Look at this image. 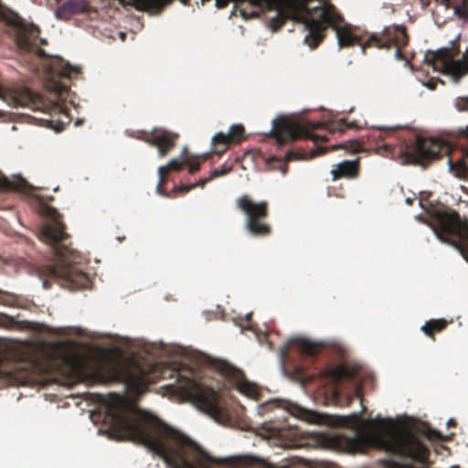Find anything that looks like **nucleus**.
I'll list each match as a JSON object with an SVG mask.
<instances>
[{
  "instance_id": "nucleus-34",
  "label": "nucleus",
  "mask_w": 468,
  "mask_h": 468,
  "mask_svg": "<svg viewBox=\"0 0 468 468\" xmlns=\"http://www.w3.org/2000/svg\"><path fill=\"white\" fill-rule=\"evenodd\" d=\"M454 105L460 112L468 111V97H458Z\"/></svg>"
},
{
  "instance_id": "nucleus-32",
  "label": "nucleus",
  "mask_w": 468,
  "mask_h": 468,
  "mask_svg": "<svg viewBox=\"0 0 468 468\" xmlns=\"http://www.w3.org/2000/svg\"><path fill=\"white\" fill-rule=\"evenodd\" d=\"M457 135L460 139L465 141V145L463 146V153L468 157V126L465 128H460L457 131Z\"/></svg>"
},
{
  "instance_id": "nucleus-23",
  "label": "nucleus",
  "mask_w": 468,
  "mask_h": 468,
  "mask_svg": "<svg viewBox=\"0 0 468 468\" xmlns=\"http://www.w3.org/2000/svg\"><path fill=\"white\" fill-rule=\"evenodd\" d=\"M356 369L345 365L332 367L327 368L325 371L326 378H328L335 385H339V383L345 378L353 379L356 378Z\"/></svg>"
},
{
  "instance_id": "nucleus-3",
  "label": "nucleus",
  "mask_w": 468,
  "mask_h": 468,
  "mask_svg": "<svg viewBox=\"0 0 468 468\" xmlns=\"http://www.w3.org/2000/svg\"><path fill=\"white\" fill-rule=\"evenodd\" d=\"M61 360L71 373L87 384L122 383L126 389L142 394L151 383V370L133 361L92 364L76 353L64 354Z\"/></svg>"
},
{
  "instance_id": "nucleus-2",
  "label": "nucleus",
  "mask_w": 468,
  "mask_h": 468,
  "mask_svg": "<svg viewBox=\"0 0 468 468\" xmlns=\"http://www.w3.org/2000/svg\"><path fill=\"white\" fill-rule=\"evenodd\" d=\"M333 425L347 429V431L338 432L332 436L331 443L336 450L346 452H358L377 444L382 450L399 457L404 463L388 459L383 462L386 468H420V438L410 431H391L375 434L367 431L373 420L364 422L362 419L353 414L334 418ZM267 468H293L292 466H276L268 464Z\"/></svg>"
},
{
  "instance_id": "nucleus-6",
  "label": "nucleus",
  "mask_w": 468,
  "mask_h": 468,
  "mask_svg": "<svg viewBox=\"0 0 468 468\" xmlns=\"http://www.w3.org/2000/svg\"><path fill=\"white\" fill-rule=\"evenodd\" d=\"M2 22L14 27L16 44L28 69L34 72L38 71L41 66L40 61L48 58L46 51L40 48L48 45V41L39 37V27L33 23H27L17 13L3 4Z\"/></svg>"
},
{
  "instance_id": "nucleus-24",
  "label": "nucleus",
  "mask_w": 468,
  "mask_h": 468,
  "mask_svg": "<svg viewBox=\"0 0 468 468\" xmlns=\"http://www.w3.org/2000/svg\"><path fill=\"white\" fill-rule=\"evenodd\" d=\"M185 163L179 162L176 159L170 160L166 165L160 166L158 168L159 173V183L157 186V192L161 195H165V191L163 190V185H165L167 182V173L170 171H180L182 170Z\"/></svg>"
},
{
  "instance_id": "nucleus-19",
  "label": "nucleus",
  "mask_w": 468,
  "mask_h": 468,
  "mask_svg": "<svg viewBox=\"0 0 468 468\" xmlns=\"http://www.w3.org/2000/svg\"><path fill=\"white\" fill-rule=\"evenodd\" d=\"M300 431L295 427H279L271 428L270 435L276 437L280 440L281 444L284 448H296L298 447V439L300 437Z\"/></svg>"
},
{
  "instance_id": "nucleus-18",
  "label": "nucleus",
  "mask_w": 468,
  "mask_h": 468,
  "mask_svg": "<svg viewBox=\"0 0 468 468\" xmlns=\"http://www.w3.org/2000/svg\"><path fill=\"white\" fill-rule=\"evenodd\" d=\"M292 346L306 356H315L319 351V346L308 339L301 337L292 338L280 348V354L282 359L288 356Z\"/></svg>"
},
{
  "instance_id": "nucleus-44",
  "label": "nucleus",
  "mask_w": 468,
  "mask_h": 468,
  "mask_svg": "<svg viewBox=\"0 0 468 468\" xmlns=\"http://www.w3.org/2000/svg\"><path fill=\"white\" fill-rule=\"evenodd\" d=\"M1 376H2V381H3L6 378L7 373L2 369Z\"/></svg>"
},
{
  "instance_id": "nucleus-30",
  "label": "nucleus",
  "mask_w": 468,
  "mask_h": 468,
  "mask_svg": "<svg viewBox=\"0 0 468 468\" xmlns=\"http://www.w3.org/2000/svg\"><path fill=\"white\" fill-rule=\"evenodd\" d=\"M184 163L188 165L190 174H194L200 168V165L197 156H186Z\"/></svg>"
},
{
  "instance_id": "nucleus-14",
  "label": "nucleus",
  "mask_w": 468,
  "mask_h": 468,
  "mask_svg": "<svg viewBox=\"0 0 468 468\" xmlns=\"http://www.w3.org/2000/svg\"><path fill=\"white\" fill-rule=\"evenodd\" d=\"M178 133L164 128H154L151 132H144L140 139L154 146L158 151L159 157L166 156L176 145Z\"/></svg>"
},
{
  "instance_id": "nucleus-12",
  "label": "nucleus",
  "mask_w": 468,
  "mask_h": 468,
  "mask_svg": "<svg viewBox=\"0 0 468 468\" xmlns=\"http://www.w3.org/2000/svg\"><path fill=\"white\" fill-rule=\"evenodd\" d=\"M424 62L434 69H441L457 80L468 74V48L460 59H453L449 48L428 51L425 54Z\"/></svg>"
},
{
  "instance_id": "nucleus-48",
  "label": "nucleus",
  "mask_w": 468,
  "mask_h": 468,
  "mask_svg": "<svg viewBox=\"0 0 468 468\" xmlns=\"http://www.w3.org/2000/svg\"><path fill=\"white\" fill-rule=\"evenodd\" d=\"M1 361L3 362L4 361V351L2 350V358H1Z\"/></svg>"
},
{
  "instance_id": "nucleus-41",
  "label": "nucleus",
  "mask_w": 468,
  "mask_h": 468,
  "mask_svg": "<svg viewBox=\"0 0 468 468\" xmlns=\"http://www.w3.org/2000/svg\"><path fill=\"white\" fill-rule=\"evenodd\" d=\"M408 151H409V146L403 144L399 146V149L397 152H398V154H405Z\"/></svg>"
},
{
  "instance_id": "nucleus-39",
  "label": "nucleus",
  "mask_w": 468,
  "mask_h": 468,
  "mask_svg": "<svg viewBox=\"0 0 468 468\" xmlns=\"http://www.w3.org/2000/svg\"><path fill=\"white\" fill-rule=\"evenodd\" d=\"M1 94H2V101L9 102V95L7 93V89L4 85L3 82H2V91H1Z\"/></svg>"
},
{
  "instance_id": "nucleus-37",
  "label": "nucleus",
  "mask_w": 468,
  "mask_h": 468,
  "mask_svg": "<svg viewBox=\"0 0 468 468\" xmlns=\"http://www.w3.org/2000/svg\"><path fill=\"white\" fill-rule=\"evenodd\" d=\"M425 435H426L427 439L430 441H441L442 440V435L438 431H435V430L427 431Z\"/></svg>"
},
{
  "instance_id": "nucleus-17",
  "label": "nucleus",
  "mask_w": 468,
  "mask_h": 468,
  "mask_svg": "<svg viewBox=\"0 0 468 468\" xmlns=\"http://www.w3.org/2000/svg\"><path fill=\"white\" fill-rule=\"evenodd\" d=\"M91 11L93 10L86 0H68L57 8L55 15L58 19L68 20L75 15H89Z\"/></svg>"
},
{
  "instance_id": "nucleus-33",
  "label": "nucleus",
  "mask_w": 468,
  "mask_h": 468,
  "mask_svg": "<svg viewBox=\"0 0 468 468\" xmlns=\"http://www.w3.org/2000/svg\"><path fill=\"white\" fill-rule=\"evenodd\" d=\"M79 73H80V70L78 68H74V67L70 66L69 63H67L65 65V67H63V69L60 72V75L63 77L70 78L73 74L77 75Z\"/></svg>"
},
{
  "instance_id": "nucleus-35",
  "label": "nucleus",
  "mask_w": 468,
  "mask_h": 468,
  "mask_svg": "<svg viewBox=\"0 0 468 468\" xmlns=\"http://www.w3.org/2000/svg\"><path fill=\"white\" fill-rule=\"evenodd\" d=\"M2 328H13L16 322L9 316L2 313Z\"/></svg>"
},
{
  "instance_id": "nucleus-29",
  "label": "nucleus",
  "mask_w": 468,
  "mask_h": 468,
  "mask_svg": "<svg viewBox=\"0 0 468 468\" xmlns=\"http://www.w3.org/2000/svg\"><path fill=\"white\" fill-rule=\"evenodd\" d=\"M1 302H2V305H8V306H18L19 305V299L17 296L9 294L3 291H2Z\"/></svg>"
},
{
  "instance_id": "nucleus-38",
  "label": "nucleus",
  "mask_w": 468,
  "mask_h": 468,
  "mask_svg": "<svg viewBox=\"0 0 468 468\" xmlns=\"http://www.w3.org/2000/svg\"><path fill=\"white\" fill-rule=\"evenodd\" d=\"M361 396H362V388L360 386H356L353 395H349V394L346 395L347 405L351 404L354 398L361 399Z\"/></svg>"
},
{
  "instance_id": "nucleus-16",
  "label": "nucleus",
  "mask_w": 468,
  "mask_h": 468,
  "mask_svg": "<svg viewBox=\"0 0 468 468\" xmlns=\"http://www.w3.org/2000/svg\"><path fill=\"white\" fill-rule=\"evenodd\" d=\"M244 133L243 125L233 124L230 126L228 133H217L212 139V144L215 147L214 153L220 155L228 150L229 144L240 143L245 139Z\"/></svg>"
},
{
  "instance_id": "nucleus-50",
  "label": "nucleus",
  "mask_w": 468,
  "mask_h": 468,
  "mask_svg": "<svg viewBox=\"0 0 468 468\" xmlns=\"http://www.w3.org/2000/svg\"><path fill=\"white\" fill-rule=\"evenodd\" d=\"M64 115H65V118L69 121L68 115L66 113H64Z\"/></svg>"
},
{
  "instance_id": "nucleus-7",
  "label": "nucleus",
  "mask_w": 468,
  "mask_h": 468,
  "mask_svg": "<svg viewBox=\"0 0 468 468\" xmlns=\"http://www.w3.org/2000/svg\"><path fill=\"white\" fill-rule=\"evenodd\" d=\"M442 242L459 250L468 262V222L453 209L443 207L429 212L424 221Z\"/></svg>"
},
{
  "instance_id": "nucleus-43",
  "label": "nucleus",
  "mask_w": 468,
  "mask_h": 468,
  "mask_svg": "<svg viewBox=\"0 0 468 468\" xmlns=\"http://www.w3.org/2000/svg\"><path fill=\"white\" fill-rule=\"evenodd\" d=\"M77 276L79 278L82 279V280H86L87 279L86 275L83 272L78 273Z\"/></svg>"
},
{
  "instance_id": "nucleus-27",
  "label": "nucleus",
  "mask_w": 468,
  "mask_h": 468,
  "mask_svg": "<svg viewBox=\"0 0 468 468\" xmlns=\"http://www.w3.org/2000/svg\"><path fill=\"white\" fill-rule=\"evenodd\" d=\"M324 153H326V150L323 147H319L315 150H313L310 156L314 157V156L323 154ZM308 156H309V154L307 152L290 150L287 152L285 158H286L287 162H290V161H294V160H303V159L308 158Z\"/></svg>"
},
{
  "instance_id": "nucleus-21",
  "label": "nucleus",
  "mask_w": 468,
  "mask_h": 468,
  "mask_svg": "<svg viewBox=\"0 0 468 468\" xmlns=\"http://www.w3.org/2000/svg\"><path fill=\"white\" fill-rule=\"evenodd\" d=\"M331 175L334 181H336L340 178H356L359 175V160H346L337 165H335L331 170Z\"/></svg>"
},
{
  "instance_id": "nucleus-26",
  "label": "nucleus",
  "mask_w": 468,
  "mask_h": 468,
  "mask_svg": "<svg viewBox=\"0 0 468 468\" xmlns=\"http://www.w3.org/2000/svg\"><path fill=\"white\" fill-rule=\"evenodd\" d=\"M398 130V127H381L372 131L371 137L373 139H378L381 141H385L387 139L390 140V142L384 143L383 147L385 150H388L391 147H395V145L391 143V140L394 135V132Z\"/></svg>"
},
{
  "instance_id": "nucleus-4",
  "label": "nucleus",
  "mask_w": 468,
  "mask_h": 468,
  "mask_svg": "<svg viewBox=\"0 0 468 468\" xmlns=\"http://www.w3.org/2000/svg\"><path fill=\"white\" fill-rule=\"evenodd\" d=\"M314 13L315 17L307 22L308 34L304 37L305 44L311 48H317L325 36V30L332 27L335 31L340 48L359 45L363 53H366V49L369 47H363L367 42L369 36L362 35L357 27L344 23L342 15L333 4L324 1L314 7Z\"/></svg>"
},
{
  "instance_id": "nucleus-22",
  "label": "nucleus",
  "mask_w": 468,
  "mask_h": 468,
  "mask_svg": "<svg viewBox=\"0 0 468 468\" xmlns=\"http://www.w3.org/2000/svg\"><path fill=\"white\" fill-rule=\"evenodd\" d=\"M11 102L17 106H30L37 108L41 103V98L38 94L26 87H18L14 90Z\"/></svg>"
},
{
  "instance_id": "nucleus-45",
  "label": "nucleus",
  "mask_w": 468,
  "mask_h": 468,
  "mask_svg": "<svg viewBox=\"0 0 468 468\" xmlns=\"http://www.w3.org/2000/svg\"><path fill=\"white\" fill-rule=\"evenodd\" d=\"M334 396L335 397V399H338V397L340 396L339 391H338L337 388L335 389Z\"/></svg>"
},
{
  "instance_id": "nucleus-28",
  "label": "nucleus",
  "mask_w": 468,
  "mask_h": 468,
  "mask_svg": "<svg viewBox=\"0 0 468 468\" xmlns=\"http://www.w3.org/2000/svg\"><path fill=\"white\" fill-rule=\"evenodd\" d=\"M346 149L352 153H357L361 149V145L356 141H348L345 144H336L332 147V150Z\"/></svg>"
},
{
  "instance_id": "nucleus-8",
  "label": "nucleus",
  "mask_w": 468,
  "mask_h": 468,
  "mask_svg": "<svg viewBox=\"0 0 468 468\" xmlns=\"http://www.w3.org/2000/svg\"><path fill=\"white\" fill-rule=\"evenodd\" d=\"M348 127L344 119L331 123L307 122L301 124L287 118H279L273 122L272 136L280 146L288 144L299 138L310 139L314 142L326 141L325 135L316 134V130H326L331 133H343Z\"/></svg>"
},
{
  "instance_id": "nucleus-13",
  "label": "nucleus",
  "mask_w": 468,
  "mask_h": 468,
  "mask_svg": "<svg viewBox=\"0 0 468 468\" xmlns=\"http://www.w3.org/2000/svg\"><path fill=\"white\" fill-rule=\"evenodd\" d=\"M214 367L231 388L250 398H257L260 394L258 387L246 379L242 370L220 359L214 362Z\"/></svg>"
},
{
  "instance_id": "nucleus-25",
  "label": "nucleus",
  "mask_w": 468,
  "mask_h": 468,
  "mask_svg": "<svg viewBox=\"0 0 468 468\" xmlns=\"http://www.w3.org/2000/svg\"><path fill=\"white\" fill-rule=\"evenodd\" d=\"M448 325L445 319H431L427 321L422 326L421 331L432 340L435 339V334L442 332Z\"/></svg>"
},
{
  "instance_id": "nucleus-40",
  "label": "nucleus",
  "mask_w": 468,
  "mask_h": 468,
  "mask_svg": "<svg viewBox=\"0 0 468 468\" xmlns=\"http://www.w3.org/2000/svg\"><path fill=\"white\" fill-rule=\"evenodd\" d=\"M54 89L59 94L66 92L68 90V88L66 86L60 84H56V87Z\"/></svg>"
},
{
  "instance_id": "nucleus-15",
  "label": "nucleus",
  "mask_w": 468,
  "mask_h": 468,
  "mask_svg": "<svg viewBox=\"0 0 468 468\" xmlns=\"http://www.w3.org/2000/svg\"><path fill=\"white\" fill-rule=\"evenodd\" d=\"M441 144L435 139H426L418 136L414 145H412V153L416 155L419 163L439 159L441 157Z\"/></svg>"
},
{
  "instance_id": "nucleus-1",
  "label": "nucleus",
  "mask_w": 468,
  "mask_h": 468,
  "mask_svg": "<svg viewBox=\"0 0 468 468\" xmlns=\"http://www.w3.org/2000/svg\"><path fill=\"white\" fill-rule=\"evenodd\" d=\"M104 421L121 437L145 446L170 468H210L219 463L192 439L159 418L126 403L117 394L106 399Z\"/></svg>"
},
{
  "instance_id": "nucleus-10",
  "label": "nucleus",
  "mask_w": 468,
  "mask_h": 468,
  "mask_svg": "<svg viewBox=\"0 0 468 468\" xmlns=\"http://www.w3.org/2000/svg\"><path fill=\"white\" fill-rule=\"evenodd\" d=\"M181 384L182 391L189 397L196 405L214 419H220L225 412L219 403V396L213 388H207L190 378H184Z\"/></svg>"
},
{
  "instance_id": "nucleus-49",
  "label": "nucleus",
  "mask_w": 468,
  "mask_h": 468,
  "mask_svg": "<svg viewBox=\"0 0 468 468\" xmlns=\"http://www.w3.org/2000/svg\"><path fill=\"white\" fill-rule=\"evenodd\" d=\"M448 423H449L450 425H452L453 420H449V422H448Z\"/></svg>"
},
{
  "instance_id": "nucleus-47",
  "label": "nucleus",
  "mask_w": 468,
  "mask_h": 468,
  "mask_svg": "<svg viewBox=\"0 0 468 468\" xmlns=\"http://www.w3.org/2000/svg\"><path fill=\"white\" fill-rule=\"evenodd\" d=\"M435 1L438 3H441V4H445L448 2V0H435Z\"/></svg>"
},
{
  "instance_id": "nucleus-46",
  "label": "nucleus",
  "mask_w": 468,
  "mask_h": 468,
  "mask_svg": "<svg viewBox=\"0 0 468 468\" xmlns=\"http://www.w3.org/2000/svg\"><path fill=\"white\" fill-rule=\"evenodd\" d=\"M208 156H209V154H205L202 155V159L207 160L208 158Z\"/></svg>"
},
{
  "instance_id": "nucleus-31",
  "label": "nucleus",
  "mask_w": 468,
  "mask_h": 468,
  "mask_svg": "<svg viewBox=\"0 0 468 468\" xmlns=\"http://www.w3.org/2000/svg\"><path fill=\"white\" fill-rule=\"evenodd\" d=\"M212 179H213V177H211V176H210L207 178L200 179L196 185L181 186L179 187V191L181 193L185 194V193H187L188 191H190L191 189L195 188L196 186H199L203 187L205 185H207Z\"/></svg>"
},
{
  "instance_id": "nucleus-42",
  "label": "nucleus",
  "mask_w": 468,
  "mask_h": 468,
  "mask_svg": "<svg viewBox=\"0 0 468 468\" xmlns=\"http://www.w3.org/2000/svg\"><path fill=\"white\" fill-rule=\"evenodd\" d=\"M463 15H468V0H463Z\"/></svg>"
},
{
  "instance_id": "nucleus-20",
  "label": "nucleus",
  "mask_w": 468,
  "mask_h": 468,
  "mask_svg": "<svg viewBox=\"0 0 468 468\" xmlns=\"http://www.w3.org/2000/svg\"><path fill=\"white\" fill-rule=\"evenodd\" d=\"M33 186L20 175L16 174L6 176L2 174V193L14 192L20 194H28Z\"/></svg>"
},
{
  "instance_id": "nucleus-9",
  "label": "nucleus",
  "mask_w": 468,
  "mask_h": 468,
  "mask_svg": "<svg viewBox=\"0 0 468 468\" xmlns=\"http://www.w3.org/2000/svg\"><path fill=\"white\" fill-rule=\"evenodd\" d=\"M237 207L246 216L245 228L254 237H267L271 232V227L266 222L269 216L267 201L254 202L243 195L236 201Z\"/></svg>"
},
{
  "instance_id": "nucleus-36",
  "label": "nucleus",
  "mask_w": 468,
  "mask_h": 468,
  "mask_svg": "<svg viewBox=\"0 0 468 468\" xmlns=\"http://www.w3.org/2000/svg\"><path fill=\"white\" fill-rule=\"evenodd\" d=\"M231 171V167L222 166L221 168L215 169L211 172V177L217 178L218 176H225Z\"/></svg>"
},
{
  "instance_id": "nucleus-5",
  "label": "nucleus",
  "mask_w": 468,
  "mask_h": 468,
  "mask_svg": "<svg viewBox=\"0 0 468 468\" xmlns=\"http://www.w3.org/2000/svg\"><path fill=\"white\" fill-rule=\"evenodd\" d=\"M43 214L50 219L44 224L39 232V239L52 247L58 262L48 268V275L52 279L61 278L73 282V271L71 265L78 263L79 253L67 243L69 235L65 231V225L58 211L46 206Z\"/></svg>"
},
{
  "instance_id": "nucleus-11",
  "label": "nucleus",
  "mask_w": 468,
  "mask_h": 468,
  "mask_svg": "<svg viewBox=\"0 0 468 468\" xmlns=\"http://www.w3.org/2000/svg\"><path fill=\"white\" fill-rule=\"evenodd\" d=\"M409 38L406 27L392 25L385 27L381 33L370 34L363 48L373 47L386 49L395 48V58L398 60H406L403 48L408 45Z\"/></svg>"
}]
</instances>
